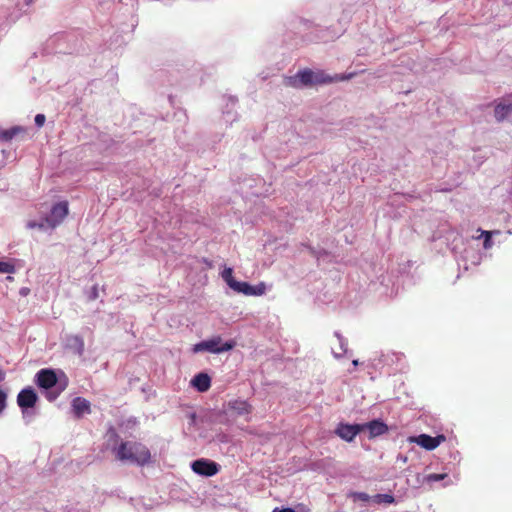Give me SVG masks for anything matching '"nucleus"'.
Listing matches in <instances>:
<instances>
[{
    "label": "nucleus",
    "instance_id": "bb28decb",
    "mask_svg": "<svg viewBox=\"0 0 512 512\" xmlns=\"http://www.w3.org/2000/svg\"><path fill=\"white\" fill-rule=\"evenodd\" d=\"M273 512H295V511L292 508H283V509L275 508L273 510Z\"/></svg>",
    "mask_w": 512,
    "mask_h": 512
},
{
    "label": "nucleus",
    "instance_id": "aec40b11",
    "mask_svg": "<svg viewBox=\"0 0 512 512\" xmlns=\"http://www.w3.org/2000/svg\"><path fill=\"white\" fill-rule=\"evenodd\" d=\"M222 278L231 289L234 288V283H237V280L233 277L232 268H225L222 272Z\"/></svg>",
    "mask_w": 512,
    "mask_h": 512
},
{
    "label": "nucleus",
    "instance_id": "1a4fd4ad",
    "mask_svg": "<svg viewBox=\"0 0 512 512\" xmlns=\"http://www.w3.org/2000/svg\"><path fill=\"white\" fill-rule=\"evenodd\" d=\"M445 440L446 437L444 435H437L436 437H432L427 434H421L412 439L413 442L429 451L436 449Z\"/></svg>",
    "mask_w": 512,
    "mask_h": 512
},
{
    "label": "nucleus",
    "instance_id": "0eeeda50",
    "mask_svg": "<svg viewBox=\"0 0 512 512\" xmlns=\"http://www.w3.org/2000/svg\"><path fill=\"white\" fill-rule=\"evenodd\" d=\"M233 290L247 296H262L266 292V285L264 282H260L252 286L248 282L237 281V283H234Z\"/></svg>",
    "mask_w": 512,
    "mask_h": 512
},
{
    "label": "nucleus",
    "instance_id": "a211bd4d",
    "mask_svg": "<svg viewBox=\"0 0 512 512\" xmlns=\"http://www.w3.org/2000/svg\"><path fill=\"white\" fill-rule=\"evenodd\" d=\"M371 499L376 504H393L395 502V498L391 494H376Z\"/></svg>",
    "mask_w": 512,
    "mask_h": 512
},
{
    "label": "nucleus",
    "instance_id": "c85d7f7f",
    "mask_svg": "<svg viewBox=\"0 0 512 512\" xmlns=\"http://www.w3.org/2000/svg\"><path fill=\"white\" fill-rule=\"evenodd\" d=\"M352 363H353L354 366H357L358 365V360H354Z\"/></svg>",
    "mask_w": 512,
    "mask_h": 512
},
{
    "label": "nucleus",
    "instance_id": "6ab92c4d",
    "mask_svg": "<svg viewBox=\"0 0 512 512\" xmlns=\"http://www.w3.org/2000/svg\"><path fill=\"white\" fill-rule=\"evenodd\" d=\"M479 231L481 232L480 236L484 237V242H483L484 249H486V250L490 249L493 246L492 235L499 234L500 232L499 231H485V230H481V229H479Z\"/></svg>",
    "mask_w": 512,
    "mask_h": 512
},
{
    "label": "nucleus",
    "instance_id": "cd10ccee",
    "mask_svg": "<svg viewBox=\"0 0 512 512\" xmlns=\"http://www.w3.org/2000/svg\"><path fill=\"white\" fill-rule=\"evenodd\" d=\"M369 498H370L369 495L366 494V493H360L359 494V499H361L363 501H367V500H369Z\"/></svg>",
    "mask_w": 512,
    "mask_h": 512
},
{
    "label": "nucleus",
    "instance_id": "4be33fe9",
    "mask_svg": "<svg viewBox=\"0 0 512 512\" xmlns=\"http://www.w3.org/2000/svg\"><path fill=\"white\" fill-rule=\"evenodd\" d=\"M446 477H447L446 473H441V474L433 473V474H429L425 477V482L432 483V482H436V481H441V480L445 479Z\"/></svg>",
    "mask_w": 512,
    "mask_h": 512
},
{
    "label": "nucleus",
    "instance_id": "b1692460",
    "mask_svg": "<svg viewBox=\"0 0 512 512\" xmlns=\"http://www.w3.org/2000/svg\"><path fill=\"white\" fill-rule=\"evenodd\" d=\"M6 399V393L3 390H0V413H2L6 407Z\"/></svg>",
    "mask_w": 512,
    "mask_h": 512
},
{
    "label": "nucleus",
    "instance_id": "393cba45",
    "mask_svg": "<svg viewBox=\"0 0 512 512\" xmlns=\"http://www.w3.org/2000/svg\"><path fill=\"white\" fill-rule=\"evenodd\" d=\"M45 120H46V117L44 114H37L35 116V124L38 126V127H42L45 123Z\"/></svg>",
    "mask_w": 512,
    "mask_h": 512
},
{
    "label": "nucleus",
    "instance_id": "dca6fc26",
    "mask_svg": "<svg viewBox=\"0 0 512 512\" xmlns=\"http://www.w3.org/2000/svg\"><path fill=\"white\" fill-rule=\"evenodd\" d=\"M191 384L199 391L206 392L211 386V378L206 373H198L194 376Z\"/></svg>",
    "mask_w": 512,
    "mask_h": 512
},
{
    "label": "nucleus",
    "instance_id": "9b49d317",
    "mask_svg": "<svg viewBox=\"0 0 512 512\" xmlns=\"http://www.w3.org/2000/svg\"><path fill=\"white\" fill-rule=\"evenodd\" d=\"M494 116L498 122L512 120V102L503 100L497 103L494 109Z\"/></svg>",
    "mask_w": 512,
    "mask_h": 512
},
{
    "label": "nucleus",
    "instance_id": "6e6552de",
    "mask_svg": "<svg viewBox=\"0 0 512 512\" xmlns=\"http://www.w3.org/2000/svg\"><path fill=\"white\" fill-rule=\"evenodd\" d=\"M37 400V394L30 387L22 389L17 395V404L22 409L23 414L26 409L33 408Z\"/></svg>",
    "mask_w": 512,
    "mask_h": 512
},
{
    "label": "nucleus",
    "instance_id": "20e7f679",
    "mask_svg": "<svg viewBox=\"0 0 512 512\" xmlns=\"http://www.w3.org/2000/svg\"><path fill=\"white\" fill-rule=\"evenodd\" d=\"M68 203L66 201L55 204L50 212V215L45 218L48 227L55 228L58 226L65 217L68 215Z\"/></svg>",
    "mask_w": 512,
    "mask_h": 512
},
{
    "label": "nucleus",
    "instance_id": "5701e85b",
    "mask_svg": "<svg viewBox=\"0 0 512 512\" xmlns=\"http://www.w3.org/2000/svg\"><path fill=\"white\" fill-rule=\"evenodd\" d=\"M46 226H48V225H47V223L45 222V220H44V221H42V222H40V223H37V222H35V221H29V222L27 223V227H28L29 229H34V228L44 229Z\"/></svg>",
    "mask_w": 512,
    "mask_h": 512
},
{
    "label": "nucleus",
    "instance_id": "7ed1b4c3",
    "mask_svg": "<svg viewBox=\"0 0 512 512\" xmlns=\"http://www.w3.org/2000/svg\"><path fill=\"white\" fill-rule=\"evenodd\" d=\"M191 469L198 475L211 477L220 471V465L212 460L201 458L192 462Z\"/></svg>",
    "mask_w": 512,
    "mask_h": 512
},
{
    "label": "nucleus",
    "instance_id": "4468645a",
    "mask_svg": "<svg viewBox=\"0 0 512 512\" xmlns=\"http://www.w3.org/2000/svg\"><path fill=\"white\" fill-rule=\"evenodd\" d=\"M362 425L364 426V430L367 429L369 431L370 438L383 435L388 431V426L379 420H373Z\"/></svg>",
    "mask_w": 512,
    "mask_h": 512
},
{
    "label": "nucleus",
    "instance_id": "f257e3e1",
    "mask_svg": "<svg viewBox=\"0 0 512 512\" xmlns=\"http://www.w3.org/2000/svg\"><path fill=\"white\" fill-rule=\"evenodd\" d=\"M115 457L121 462H130L138 466H144L151 461L149 448L141 442L122 441L113 449Z\"/></svg>",
    "mask_w": 512,
    "mask_h": 512
},
{
    "label": "nucleus",
    "instance_id": "f03ea898",
    "mask_svg": "<svg viewBox=\"0 0 512 512\" xmlns=\"http://www.w3.org/2000/svg\"><path fill=\"white\" fill-rule=\"evenodd\" d=\"M235 345L236 342L233 340L222 342V338L220 336H216L195 344L193 347V352L198 353L202 351H208L210 353H222L232 350Z\"/></svg>",
    "mask_w": 512,
    "mask_h": 512
},
{
    "label": "nucleus",
    "instance_id": "ddd939ff",
    "mask_svg": "<svg viewBox=\"0 0 512 512\" xmlns=\"http://www.w3.org/2000/svg\"><path fill=\"white\" fill-rule=\"evenodd\" d=\"M72 409L76 418H82L84 414L91 413L90 402L83 397H76L73 399Z\"/></svg>",
    "mask_w": 512,
    "mask_h": 512
},
{
    "label": "nucleus",
    "instance_id": "412c9836",
    "mask_svg": "<svg viewBox=\"0 0 512 512\" xmlns=\"http://www.w3.org/2000/svg\"><path fill=\"white\" fill-rule=\"evenodd\" d=\"M15 272V266L9 262H0V274H11Z\"/></svg>",
    "mask_w": 512,
    "mask_h": 512
},
{
    "label": "nucleus",
    "instance_id": "c756f323",
    "mask_svg": "<svg viewBox=\"0 0 512 512\" xmlns=\"http://www.w3.org/2000/svg\"><path fill=\"white\" fill-rule=\"evenodd\" d=\"M21 293H22L23 295H26V294H27V291H26V290H24V289H22Z\"/></svg>",
    "mask_w": 512,
    "mask_h": 512
},
{
    "label": "nucleus",
    "instance_id": "423d86ee",
    "mask_svg": "<svg viewBox=\"0 0 512 512\" xmlns=\"http://www.w3.org/2000/svg\"><path fill=\"white\" fill-rule=\"evenodd\" d=\"M356 75L355 72L349 74H336L334 76H330L326 74L324 71L314 72L313 76V85H322L329 84L333 82H340L352 79Z\"/></svg>",
    "mask_w": 512,
    "mask_h": 512
},
{
    "label": "nucleus",
    "instance_id": "9d476101",
    "mask_svg": "<svg viewBox=\"0 0 512 512\" xmlns=\"http://www.w3.org/2000/svg\"><path fill=\"white\" fill-rule=\"evenodd\" d=\"M36 383L41 388L50 389L57 383L56 373L51 369H41L36 374Z\"/></svg>",
    "mask_w": 512,
    "mask_h": 512
},
{
    "label": "nucleus",
    "instance_id": "2eb2a0df",
    "mask_svg": "<svg viewBox=\"0 0 512 512\" xmlns=\"http://www.w3.org/2000/svg\"><path fill=\"white\" fill-rule=\"evenodd\" d=\"M313 76H314V71H312L311 69H303V70H300L294 79L291 78V85L294 86V87H298V84H297V79H299L300 83L304 86H311L313 85Z\"/></svg>",
    "mask_w": 512,
    "mask_h": 512
},
{
    "label": "nucleus",
    "instance_id": "a878e982",
    "mask_svg": "<svg viewBox=\"0 0 512 512\" xmlns=\"http://www.w3.org/2000/svg\"><path fill=\"white\" fill-rule=\"evenodd\" d=\"M98 297V290H97V286H94L93 287V290H92V295H91V299L92 300H95L96 298Z\"/></svg>",
    "mask_w": 512,
    "mask_h": 512
},
{
    "label": "nucleus",
    "instance_id": "f3484780",
    "mask_svg": "<svg viewBox=\"0 0 512 512\" xmlns=\"http://www.w3.org/2000/svg\"><path fill=\"white\" fill-rule=\"evenodd\" d=\"M23 128L19 126L12 127L10 129L2 130L0 129V141L9 142L12 140L17 134L23 132Z\"/></svg>",
    "mask_w": 512,
    "mask_h": 512
},
{
    "label": "nucleus",
    "instance_id": "39448f33",
    "mask_svg": "<svg viewBox=\"0 0 512 512\" xmlns=\"http://www.w3.org/2000/svg\"><path fill=\"white\" fill-rule=\"evenodd\" d=\"M362 431H364V426L361 424L339 423L335 429V434L341 439L351 442Z\"/></svg>",
    "mask_w": 512,
    "mask_h": 512
},
{
    "label": "nucleus",
    "instance_id": "f8f14e48",
    "mask_svg": "<svg viewBox=\"0 0 512 512\" xmlns=\"http://www.w3.org/2000/svg\"><path fill=\"white\" fill-rule=\"evenodd\" d=\"M227 407L238 416L248 415L253 411V406L248 401L242 399L230 400Z\"/></svg>",
    "mask_w": 512,
    "mask_h": 512
}]
</instances>
